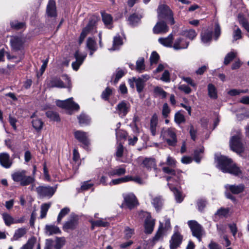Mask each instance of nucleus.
<instances>
[{
    "mask_svg": "<svg viewBox=\"0 0 249 249\" xmlns=\"http://www.w3.org/2000/svg\"><path fill=\"white\" fill-rule=\"evenodd\" d=\"M218 167L225 173H230L234 176H238L241 173L239 167L235 164H232V161L225 156H220L217 158Z\"/></svg>",
    "mask_w": 249,
    "mask_h": 249,
    "instance_id": "f257e3e1",
    "label": "nucleus"
},
{
    "mask_svg": "<svg viewBox=\"0 0 249 249\" xmlns=\"http://www.w3.org/2000/svg\"><path fill=\"white\" fill-rule=\"evenodd\" d=\"M27 172L24 170L15 172L11 175L12 178L15 182H19L21 186H27L34 182L35 178L27 176Z\"/></svg>",
    "mask_w": 249,
    "mask_h": 249,
    "instance_id": "f03ea898",
    "label": "nucleus"
},
{
    "mask_svg": "<svg viewBox=\"0 0 249 249\" xmlns=\"http://www.w3.org/2000/svg\"><path fill=\"white\" fill-rule=\"evenodd\" d=\"M99 20L98 17L92 16L89 18V21L87 26L83 29L79 38V43L81 44L86 36L89 33H91L94 34L97 32L96 25Z\"/></svg>",
    "mask_w": 249,
    "mask_h": 249,
    "instance_id": "7ed1b4c3",
    "label": "nucleus"
},
{
    "mask_svg": "<svg viewBox=\"0 0 249 249\" xmlns=\"http://www.w3.org/2000/svg\"><path fill=\"white\" fill-rule=\"evenodd\" d=\"M160 137L169 145L175 146L177 142L176 129L174 128L163 127L160 132Z\"/></svg>",
    "mask_w": 249,
    "mask_h": 249,
    "instance_id": "20e7f679",
    "label": "nucleus"
},
{
    "mask_svg": "<svg viewBox=\"0 0 249 249\" xmlns=\"http://www.w3.org/2000/svg\"><path fill=\"white\" fill-rule=\"evenodd\" d=\"M157 10L159 20L165 19L171 25L175 23L173 13L168 6L164 5H160Z\"/></svg>",
    "mask_w": 249,
    "mask_h": 249,
    "instance_id": "39448f33",
    "label": "nucleus"
},
{
    "mask_svg": "<svg viewBox=\"0 0 249 249\" xmlns=\"http://www.w3.org/2000/svg\"><path fill=\"white\" fill-rule=\"evenodd\" d=\"M241 138L240 133L237 132L236 135L232 136L230 142L231 149L238 154L241 153L244 151V147Z\"/></svg>",
    "mask_w": 249,
    "mask_h": 249,
    "instance_id": "423d86ee",
    "label": "nucleus"
},
{
    "mask_svg": "<svg viewBox=\"0 0 249 249\" xmlns=\"http://www.w3.org/2000/svg\"><path fill=\"white\" fill-rule=\"evenodd\" d=\"M179 227L176 226L174 228V232L169 241L170 249H177L181 245L183 236L178 231Z\"/></svg>",
    "mask_w": 249,
    "mask_h": 249,
    "instance_id": "0eeeda50",
    "label": "nucleus"
},
{
    "mask_svg": "<svg viewBox=\"0 0 249 249\" xmlns=\"http://www.w3.org/2000/svg\"><path fill=\"white\" fill-rule=\"evenodd\" d=\"M188 224L191 229L193 235L196 237L199 241H200L204 232L202 226L194 220L189 221Z\"/></svg>",
    "mask_w": 249,
    "mask_h": 249,
    "instance_id": "6e6552de",
    "label": "nucleus"
},
{
    "mask_svg": "<svg viewBox=\"0 0 249 249\" xmlns=\"http://www.w3.org/2000/svg\"><path fill=\"white\" fill-rule=\"evenodd\" d=\"M56 104L58 107L62 108L78 110L79 109V105L72 101V98H69L65 100H57Z\"/></svg>",
    "mask_w": 249,
    "mask_h": 249,
    "instance_id": "1a4fd4ad",
    "label": "nucleus"
},
{
    "mask_svg": "<svg viewBox=\"0 0 249 249\" xmlns=\"http://www.w3.org/2000/svg\"><path fill=\"white\" fill-rule=\"evenodd\" d=\"M171 229L170 220L167 216H165L164 217V223L160 222L159 230L155 236V238L156 240L159 239L163 233L170 230Z\"/></svg>",
    "mask_w": 249,
    "mask_h": 249,
    "instance_id": "9d476101",
    "label": "nucleus"
},
{
    "mask_svg": "<svg viewBox=\"0 0 249 249\" xmlns=\"http://www.w3.org/2000/svg\"><path fill=\"white\" fill-rule=\"evenodd\" d=\"M56 187L39 186L36 188L37 194L41 197L50 198L54 194Z\"/></svg>",
    "mask_w": 249,
    "mask_h": 249,
    "instance_id": "9b49d317",
    "label": "nucleus"
},
{
    "mask_svg": "<svg viewBox=\"0 0 249 249\" xmlns=\"http://www.w3.org/2000/svg\"><path fill=\"white\" fill-rule=\"evenodd\" d=\"M140 214L146 216L144 222L145 232L148 234L151 233L154 230L155 220L152 219L150 214L147 212H142Z\"/></svg>",
    "mask_w": 249,
    "mask_h": 249,
    "instance_id": "f8f14e48",
    "label": "nucleus"
},
{
    "mask_svg": "<svg viewBox=\"0 0 249 249\" xmlns=\"http://www.w3.org/2000/svg\"><path fill=\"white\" fill-rule=\"evenodd\" d=\"M163 171L170 176L166 177V180L170 182L172 180L178 181L180 179L181 172L178 170H175L169 167H164L162 168Z\"/></svg>",
    "mask_w": 249,
    "mask_h": 249,
    "instance_id": "ddd939ff",
    "label": "nucleus"
},
{
    "mask_svg": "<svg viewBox=\"0 0 249 249\" xmlns=\"http://www.w3.org/2000/svg\"><path fill=\"white\" fill-rule=\"evenodd\" d=\"M142 166L148 170L153 169L155 172V176H158V173L160 171L157 167L156 162L154 159L152 158H145L142 161Z\"/></svg>",
    "mask_w": 249,
    "mask_h": 249,
    "instance_id": "4468645a",
    "label": "nucleus"
},
{
    "mask_svg": "<svg viewBox=\"0 0 249 249\" xmlns=\"http://www.w3.org/2000/svg\"><path fill=\"white\" fill-rule=\"evenodd\" d=\"M123 196L125 204L129 209H133L138 204L136 197L133 194H124Z\"/></svg>",
    "mask_w": 249,
    "mask_h": 249,
    "instance_id": "2eb2a0df",
    "label": "nucleus"
},
{
    "mask_svg": "<svg viewBox=\"0 0 249 249\" xmlns=\"http://www.w3.org/2000/svg\"><path fill=\"white\" fill-rule=\"evenodd\" d=\"M74 136L75 139L83 144L84 148L88 147L90 144L87 133L80 130H77L74 132Z\"/></svg>",
    "mask_w": 249,
    "mask_h": 249,
    "instance_id": "dca6fc26",
    "label": "nucleus"
},
{
    "mask_svg": "<svg viewBox=\"0 0 249 249\" xmlns=\"http://www.w3.org/2000/svg\"><path fill=\"white\" fill-rule=\"evenodd\" d=\"M158 122V116L157 114L156 113L153 114L150 119L149 126V129L151 134L153 136H156L158 133L159 127Z\"/></svg>",
    "mask_w": 249,
    "mask_h": 249,
    "instance_id": "f3484780",
    "label": "nucleus"
},
{
    "mask_svg": "<svg viewBox=\"0 0 249 249\" xmlns=\"http://www.w3.org/2000/svg\"><path fill=\"white\" fill-rule=\"evenodd\" d=\"M130 108V104L127 101H123L117 106L116 110L120 116L124 117L129 112Z\"/></svg>",
    "mask_w": 249,
    "mask_h": 249,
    "instance_id": "a211bd4d",
    "label": "nucleus"
},
{
    "mask_svg": "<svg viewBox=\"0 0 249 249\" xmlns=\"http://www.w3.org/2000/svg\"><path fill=\"white\" fill-rule=\"evenodd\" d=\"M24 41L25 39L23 37L15 36L11 37L10 43L13 49L19 50L23 48Z\"/></svg>",
    "mask_w": 249,
    "mask_h": 249,
    "instance_id": "6ab92c4d",
    "label": "nucleus"
},
{
    "mask_svg": "<svg viewBox=\"0 0 249 249\" xmlns=\"http://www.w3.org/2000/svg\"><path fill=\"white\" fill-rule=\"evenodd\" d=\"M78 216L76 215H71L70 218L63 225V230L68 231L69 230H73L76 228L78 223Z\"/></svg>",
    "mask_w": 249,
    "mask_h": 249,
    "instance_id": "aec40b11",
    "label": "nucleus"
},
{
    "mask_svg": "<svg viewBox=\"0 0 249 249\" xmlns=\"http://www.w3.org/2000/svg\"><path fill=\"white\" fill-rule=\"evenodd\" d=\"M86 56L87 54L86 53H80L78 51L75 53L74 57L76 61L72 63V67L74 70L77 71L79 69L80 66L83 63Z\"/></svg>",
    "mask_w": 249,
    "mask_h": 249,
    "instance_id": "412c9836",
    "label": "nucleus"
},
{
    "mask_svg": "<svg viewBox=\"0 0 249 249\" xmlns=\"http://www.w3.org/2000/svg\"><path fill=\"white\" fill-rule=\"evenodd\" d=\"M169 30L166 23L160 20L158 22L153 28V33L155 34H165Z\"/></svg>",
    "mask_w": 249,
    "mask_h": 249,
    "instance_id": "4be33fe9",
    "label": "nucleus"
},
{
    "mask_svg": "<svg viewBox=\"0 0 249 249\" xmlns=\"http://www.w3.org/2000/svg\"><path fill=\"white\" fill-rule=\"evenodd\" d=\"M12 163V160L10 159V156L8 153H0V164L1 166L8 169L11 167Z\"/></svg>",
    "mask_w": 249,
    "mask_h": 249,
    "instance_id": "5701e85b",
    "label": "nucleus"
},
{
    "mask_svg": "<svg viewBox=\"0 0 249 249\" xmlns=\"http://www.w3.org/2000/svg\"><path fill=\"white\" fill-rule=\"evenodd\" d=\"M227 191H230L232 194H238L243 192L245 189V186L243 184L239 185H229L226 184L225 186Z\"/></svg>",
    "mask_w": 249,
    "mask_h": 249,
    "instance_id": "b1692460",
    "label": "nucleus"
},
{
    "mask_svg": "<svg viewBox=\"0 0 249 249\" xmlns=\"http://www.w3.org/2000/svg\"><path fill=\"white\" fill-rule=\"evenodd\" d=\"M201 40L204 44H210L212 38V31L210 30L205 29L201 33Z\"/></svg>",
    "mask_w": 249,
    "mask_h": 249,
    "instance_id": "393cba45",
    "label": "nucleus"
},
{
    "mask_svg": "<svg viewBox=\"0 0 249 249\" xmlns=\"http://www.w3.org/2000/svg\"><path fill=\"white\" fill-rule=\"evenodd\" d=\"M46 12L49 17H55L56 16L55 2L54 0H49L47 6Z\"/></svg>",
    "mask_w": 249,
    "mask_h": 249,
    "instance_id": "a878e982",
    "label": "nucleus"
},
{
    "mask_svg": "<svg viewBox=\"0 0 249 249\" xmlns=\"http://www.w3.org/2000/svg\"><path fill=\"white\" fill-rule=\"evenodd\" d=\"M189 42L184 39L178 38L177 39L174 43L173 48L176 50L186 49L189 45Z\"/></svg>",
    "mask_w": 249,
    "mask_h": 249,
    "instance_id": "bb28decb",
    "label": "nucleus"
},
{
    "mask_svg": "<svg viewBox=\"0 0 249 249\" xmlns=\"http://www.w3.org/2000/svg\"><path fill=\"white\" fill-rule=\"evenodd\" d=\"M86 47L89 51V55L92 56L93 53L97 50L96 41L91 37H89L86 41Z\"/></svg>",
    "mask_w": 249,
    "mask_h": 249,
    "instance_id": "cd10ccee",
    "label": "nucleus"
},
{
    "mask_svg": "<svg viewBox=\"0 0 249 249\" xmlns=\"http://www.w3.org/2000/svg\"><path fill=\"white\" fill-rule=\"evenodd\" d=\"M126 173L125 167L123 165L116 167L115 168L110 171L108 174L110 177L121 176L124 175Z\"/></svg>",
    "mask_w": 249,
    "mask_h": 249,
    "instance_id": "c85d7f7f",
    "label": "nucleus"
},
{
    "mask_svg": "<svg viewBox=\"0 0 249 249\" xmlns=\"http://www.w3.org/2000/svg\"><path fill=\"white\" fill-rule=\"evenodd\" d=\"M45 233L49 235H52L55 234L61 233L59 228L54 225H46L45 228Z\"/></svg>",
    "mask_w": 249,
    "mask_h": 249,
    "instance_id": "c756f323",
    "label": "nucleus"
},
{
    "mask_svg": "<svg viewBox=\"0 0 249 249\" xmlns=\"http://www.w3.org/2000/svg\"><path fill=\"white\" fill-rule=\"evenodd\" d=\"M48 87L50 88H64L63 82L58 78H53L48 83Z\"/></svg>",
    "mask_w": 249,
    "mask_h": 249,
    "instance_id": "7c9ffc66",
    "label": "nucleus"
},
{
    "mask_svg": "<svg viewBox=\"0 0 249 249\" xmlns=\"http://www.w3.org/2000/svg\"><path fill=\"white\" fill-rule=\"evenodd\" d=\"M173 40V36L172 34H170L167 37L163 38L160 37L158 39L159 42L164 46L172 47Z\"/></svg>",
    "mask_w": 249,
    "mask_h": 249,
    "instance_id": "2f4dec72",
    "label": "nucleus"
},
{
    "mask_svg": "<svg viewBox=\"0 0 249 249\" xmlns=\"http://www.w3.org/2000/svg\"><path fill=\"white\" fill-rule=\"evenodd\" d=\"M89 222L91 224V228L92 230L95 227H106L109 225V223L105 221L103 219H99L96 221L90 219Z\"/></svg>",
    "mask_w": 249,
    "mask_h": 249,
    "instance_id": "473e14b6",
    "label": "nucleus"
},
{
    "mask_svg": "<svg viewBox=\"0 0 249 249\" xmlns=\"http://www.w3.org/2000/svg\"><path fill=\"white\" fill-rule=\"evenodd\" d=\"M124 148L123 145L121 143H119L116 147V156L117 158V160H120L122 162H129V160H121L119 158H122L124 153Z\"/></svg>",
    "mask_w": 249,
    "mask_h": 249,
    "instance_id": "72a5a7b5",
    "label": "nucleus"
},
{
    "mask_svg": "<svg viewBox=\"0 0 249 249\" xmlns=\"http://www.w3.org/2000/svg\"><path fill=\"white\" fill-rule=\"evenodd\" d=\"M2 218L4 224L7 226H10L15 223V218L11 214L7 213H4L2 214Z\"/></svg>",
    "mask_w": 249,
    "mask_h": 249,
    "instance_id": "f704fd0d",
    "label": "nucleus"
},
{
    "mask_svg": "<svg viewBox=\"0 0 249 249\" xmlns=\"http://www.w3.org/2000/svg\"><path fill=\"white\" fill-rule=\"evenodd\" d=\"M27 231V229L26 228H18L15 231L12 239L13 240H18L23 237Z\"/></svg>",
    "mask_w": 249,
    "mask_h": 249,
    "instance_id": "c9c22d12",
    "label": "nucleus"
},
{
    "mask_svg": "<svg viewBox=\"0 0 249 249\" xmlns=\"http://www.w3.org/2000/svg\"><path fill=\"white\" fill-rule=\"evenodd\" d=\"M123 45V41L119 36H114L112 47L109 49L110 51H115L119 49L121 46Z\"/></svg>",
    "mask_w": 249,
    "mask_h": 249,
    "instance_id": "e433bc0d",
    "label": "nucleus"
},
{
    "mask_svg": "<svg viewBox=\"0 0 249 249\" xmlns=\"http://www.w3.org/2000/svg\"><path fill=\"white\" fill-rule=\"evenodd\" d=\"M208 91L209 96L213 99L217 98V91L215 87L212 84L208 85Z\"/></svg>",
    "mask_w": 249,
    "mask_h": 249,
    "instance_id": "4c0bfd02",
    "label": "nucleus"
},
{
    "mask_svg": "<svg viewBox=\"0 0 249 249\" xmlns=\"http://www.w3.org/2000/svg\"><path fill=\"white\" fill-rule=\"evenodd\" d=\"M102 17L105 25L108 28H110L113 20L112 16L109 14L104 13L102 14Z\"/></svg>",
    "mask_w": 249,
    "mask_h": 249,
    "instance_id": "58836bf2",
    "label": "nucleus"
},
{
    "mask_svg": "<svg viewBox=\"0 0 249 249\" xmlns=\"http://www.w3.org/2000/svg\"><path fill=\"white\" fill-rule=\"evenodd\" d=\"M152 204L155 209L158 211L161 208L162 206L163 200L160 196H156L153 198Z\"/></svg>",
    "mask_w": 249,
    "mask_h": 249,
    "instance_id": "ea45409f",
    "label": "nucleus"
},
{
    "mask_svg": "<svg viewBox=\"0 0 249 249\" xmlns=\"http://www.w3.org/2000/svg\"><path fill=\"white\" fill-rule=\"evenodd\" d=\"M79 123L81 126L87 125L90 123V119L89 117L85 114L82 113L78 117Z\"/></svg>",
    "mask_w": 249,
    "mask_h": 249,
    "instance_id": "a19ab883",
    "label": "nucleus"
},
{
    "mask_svg": "<svg viewBox=\"0 0 249 249\" xmlns=\"http://www.w3.org/2000/svg\"><path fill=\"white\" fill-rule=\"evenodd\" d=\"M133 80H134L137 91L139 93H141L143 90L145 86V83L140 78L133 77Z\"/></svg>",
    "mask_w": 249,
    "mask_h": 249,
    "instance_id": "79ce46f5",
    "label": "nucleus"
},
{
    "mask_svg": "<svg viewBox=\"0 0 249 249\" xmlns=\"http://www.w3.org/2000/svg\"><path fill=\"white\" fill-rule=\"evenodd\" d=\"M36 239L35 237H32L29 238L27 242L22 246L20 249H33L36 243Z\"/></svg>",
    "mask_w": 249,
    "mask_h": 249,
    "instance_id": "37998d69",
    "label": "nucleus"
},
{
    "mask_svg": "<svg viewBox=\"0 0 249 249\" xmlns=\"http://www.w3.org/2000/svg\"><path fill=\"white\" fill-rule=\"evenodd\" d=\"M145 68L144 58L143 57L139 58L136 62V70L139 72H142Z\"/></svg>",
    "mask_w": 249,
    "mask_h": 249,
    "instance_id": "c03bdc74",
    "label": "nucleus"
},
{
    "mask_svg": "<svg viewBox=\"0 0 249 249\" xmlns=\"http://www.w3.org/2000/svg\"><path fill=\"white\" fill-rule=\"evenodd\" d=\"M237 56V52L235 51H231L226 56L224 59V64L227 65L229 64L234 58Z\"/></svg>",
    "mask_w": 249,
    "mask_h": 249,
    "instance_id": "a18cd8bd",
    "label": "nucleus"
},
{
    "mask_svg": "<svg viewBox=\"0 0 249 249\" xmlns=\"http://www.w3.org/2000/svg\"><path fill=\"white\" fill-rule=\"evenodd\" d=\"M203 147H200L195 151L194 160L196 162L199 163L200 162L201 159L202 158L201 154L203 153Z\"/></svg>",
    "mask_w": 249,
    "mask_h": 249,
    "instance_id": "49530a36",
    "label": "nucleus"
},
{
    "mask_svg": "<svg viewBox=\"0 0 249 249\" xmlns=\"http://www.w3.org/2000/svg\"><path fill=\"white\" fill-rule=\"evenodd\" d=\"M43 123L39 119H34L32 121V125L33 127L37 131L40 130L43 127Z\"/></svg>",
    "mask_w": 249,
    "mask_h": 249,
    "instance_id": "de8ad7c7",
    "label": "nucleus"
},
{
    "mask_svg": "<svg viewBox=\"0 0 249 249\" xmlns=\"http://www.w3.org/2000/svg\"><path fill=\"white\" fill-rule=\"evenodd\" d=\"M168 185L174 193L176 201L178 202H181L183 200V197L180 193L176 188L171 187L170 183H168Z\"/></svg>",
    "mask_w": 249,
    "mask_h": 249,
    "instance_id": "09e8293b",
    "label": "nucleus"
},
{
    "mask_svg": "<svg viewBox=\"0 0 249 249\" xmlns=\"http://www.w3.org/2000/svg\"><path fill=\"white\" fill-rule=\"evenodd\" d=\"M183 35L189 39L193 40L196 37L197 33L195 30L190 29L183 31Z\"/></svg>",
    "mask_w": 249,
    "mask_h": 249,
    "instance_id": "8fccbe9b",
    "label": "nucleus"
},
{
    "mask_svg": "<svg viewBox=\"0 0 249 249\" xmlns=\"http://www.w3.org/2000/svg\"><path fill=\"white\" fill-rule=\"evenodd\" d=\"M46 116L50 120L54 121H59L60 120L58 114L53 111H48L46 113Z\"/></svg>",
    "mask_w": 249,
    "mask_h": 249,
    "instance_id": "3c124183",
    "label": "nucleus"
},
{
    "mask_svg": "<svg viewBox=\"0 0 249 249\" xmlns=\"http://www.w3.org/2000/svg\"><path fill=\"white\" fill-rule=\"evenodd\" d=\"M141 17L137 15L133 14L128 18L129 24L132 26L136 25L140 20Z\"/></svg>",
    "mask_w": 249,
    "mask_h": 249,
    "instance_id": "603ef678",
    "label": "nucleus"
},
{
    "mask_svg": "<svg viewBox=\"0 0 249 249\" xmlns=\"http://www.w3.org/2000/svg\"><path fill=\"white\" fill-rule=\"evenodd\" d=\"M154 93L161 98H165L167 96V92H165L162 88L159 87H156L154 89Z\"/></svg>",
    "mask_w": 249,
    "mask_h": 249,
    "instance_id": "864d4df0",
    "label": "nucleus"
},
{
    "mask_svg": "<svg viewBox=\"0 0 249 249\" xmlns=\"http://www.w3.org/2000/svg\"><path fill=\"white\" fill-rule=\"evenodd\" d=\"M70 210L69 208L65 207V208L62 209L61 210L60 212L59 213L58 215L57 219V222L59 223H60L62 218L65 215H66L70 212Z\"/></svg>",
    "mask_w": 249,
    "mask_h": 249,
    "instance_id": "5fc2aeb1",
    "label": "nucleus"
},
{
    "mask_svg": "<svg viewBox=\"0 0 249 249\" xmlns=\"http://www.w3.org/2000/svg\"><path fill=\"white\" fill-rule=\"evenodd\" d=\"M65 239L64 237H56L54 245L55 249H61L65 245Z\"/></svg>",
    "mask_w": 249,
    "mask_h": 249,
    "instance_id": "6e6d98bb",
    "label": "nucleus"
},
{
    "mask_svg": "<svg viewBox=\"0 0 249 249\" xmlns=\"http://www.w3.org/2000/svg\"><path fill=\"white\" fill-rule=\"evenodd\" d=\"M174 119L175 122L178 124H180L185 121L184 116L180 112H178L175 114Z\"/></svg>",
    "mask_w": 249,
    "mask_h": 249,
    "instance_id": "4d7b16f0",
    "label": "nucleus"
},
{
    "mask_svg": "<svg viewBox=\"0 0 249 249\" xmlns=\"http://www.w3.org/2000/svg\"><path fill=\"white\" fill-rule=\"evenodd\" d=\"M50 207V204L45 203L41 205V214L40 217L41 218H43L45 217Z\"/></svg>",
    "mask_w": 249,
    "mask_h": 249,
    "instance_id": "13d9d810",
    "label": "nucleus"
},
{
    "mask_svg": "<svg viewBox=\"0 0 249 249\" xmlns=\"http://www.w3.org/2000/svg\"><path fill=\"white\" fill-rule=\"evenodd\" d=\"M248 92V89L243 90V89H232L230 90L228 92V94L230 96H236L240 94V93H245Z\"/></svg>",
    "mask_w": 249,
    "mask_h": 249,
    "instance_id": "bf43d9fd",
    "label": "nucleus"
},
{
    "mask_svg": "<svg viewBox=\"0 0 249 249\" xmlns=\"http://www.w3.org/2000/svg\"><path fill=\"white\" fill-rule=\"evenodd\" d=\"M124 237L126 239H129L132 237L134 233V230L133 229H130L128 227H126L124 230Z\"/></svg>",
    "mask_w": 249,
    "mask_h": 249,
    "instance_id": "052dcab7",
    "label": "nucleus"
},
{
    "mask_svg": "<svg viewBox=\"0 0 249 249\" xmlns=\"http://www.w3.org/2000/svg\"><path fill=\"white\" fill-rule=\"evenodd\" d=\"M240 23L246 30L247 36H249V23L248 21L245 18H242L240 19Z\"/></svg>",
    "mask_w": 249,
    "mask_h": 249,
    "instance_id": "680f3d73",
    "label": "nucleus"
},
{
    "mask_svg": "<svg viewBox=\"0 0 249 249\" xmlns=\"http://www.w3.org/2000/svg\"><path fill=\"white\" fill-rule=\"evenodd\" d=\"M170 109L167 103H164L162 107V115L164 118H167L170 112Z\"/></svg>",
    "mask_w": 249,
    "mask_h": 249,
    "instance_id": "e2e57ef3",
    "label": "nucleus"
},
{
    "mask_svg": "<svg viewBox=\"0 0 249 249\" xmlns=\"http://www.w3.org/2000/svg\"><path fill=\"white\" fill-rule=\"evenodd\" d=\"M221 34V29L219 24L218 22H215L214 26V37L215 40H217Z\"/></svg>",
    "mask_w": 249,
    "mask_h": 249,
    "instance_id": "0e129e2a",
    "label": "nucleus"
},
{
    "mask_svg": "<svg viewBox=\"0 0 249 249\" xmlns=\"http://www.w3.org/2000/svg\"><path fill=\"white\" fill-rule=\"evenodd\" d=\"M177 161L173 157L168 156L167 158L166 164L171 167H175L176 165Z\"/></svg>",
    "mask_w": 249,
    "mask_h": 249,
    "instance_id": "69168bd1",
    "label": "nucleus"
},
{
    "mask_svg": "<svg viewBox=\"0 0 249 249\" xmlns=\"http://www.w3.org/2000/svg\"><path fill=\"white\" fill-rule=\"evenodd\" d=\"M159 54L155 52H153L150 57L151 64H156L159 59Z\"/></svg>",
    "mask_w": 249,
    "mask_h": 249,
    "instance_id": "338daca9",
    "label": "nucleus"
},
{
    "mask_svg": "<svg viewBox=\"0 0 249 249\" xmlns=\"http://www.w3.org/2000/svg\"><path fill=\"white\" fill-rule=\"evenodd\" d=\"M242 37V33L241 30L237 27L235 29L233 34V38L234 40H237Z\"/></svg>",
    "mask_w": 249,
    "mask_h": 249,
    "instance_id": "774afa93",
    "label": "nucleus"
}]
</instances>
